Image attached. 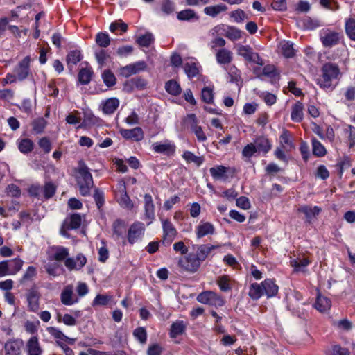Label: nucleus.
<instances>
[{"instance_id": "4c0bfd02", "label": "nucleus", "mask_w": 355, "mask_h": 355, "mask_svg": "<svg viewBox=\"0 0 355 355\" xmlns=\"http://www.w3.org/2000/svg\"><path fill=\"white\" fill-rule=\"evenodd\" d=\"M311 144L313 154L315 156L322 157L327 154V152L324 146L315 138L311 139Z\"/></svg>"}, {"instance_id": "0eeeda50", "label": "nucleus", "mask_w": 355, "mask_h": 355, "mask_svg": "<svg viewBox=\"0 0 355 355\" xmlns=\"http://www.w3.org/2000/svg\"><path fill=\"white\" fill-rule=\"evenodd\" d=\"M237 53L248 62H252L259 65L263 64L262 58L257 53L254 52L252 49L249 46H240L238 49Z\"/></svg>"}, {"instance_id": "864d4df0", "label": "nucleus", "mask_w": 355, "mask_h": 355, "mask_svg": "<svg viewBox=\"0 0 355 355\" xmlns=\"http://www.w3.org/2000/svg\"><path fill=\"white\" fill-rule=\"evenodd\" d=\"M102 78L105 85L109 87L116 84L115 76L110 70H105L102 74Z\"/></svg>"}, {"instance_id": "09e8293b", "label": "nucleus", "mask_w": 355, "mask_h": 355, "mask_svg": "<svg viewBox=\"0 0 355 355\" xmlns=\"http://www.w3.org/2000/svg\"><path fill=\"white\" fill-rule=\"evenodd\" d=\"M217 284L222 291H229L232 286L230 284V279L227 275H222L218 277Z\"/></svg>"}, {"instance_id": "8fccbe9b", "label": "nucleus", "mask_w": 355, "mask_h": 355, "mask_svg": "<svg viewBox=\"0 0 355 355\" xmlns=\"http://www.w3.org/2000/svg\"><path fill=\"white\" fill-rule=\"evenodd\" d=\"M119 204L124 208L128 209H132L134 207L133 202L130 200V197L128 196L126 191H125V187L122 191V193L121 194V197L119 198Z\"/></svg>"}, {"instance_id": "f3484780", "label": "nucleus", "mask_w": 355, "mask_h": 355, "mask_svg": "<svg viewBox=\"0 0 355 355\" xmlns=\"http://www.w3.org/2000/svg\"><path fill=\"white\" fill-rule=\"evenodd\" d=\"M183 68L189 78L191 79L199 73V67L193 58L185 60Z\"/></svg>"}, {"instance_id": "ddd939ff", "label": "nucleus", "mask_w": 355, "mask_h": 355, "mask_svg": "<svg viewBox=\"0 0 355 355\" xmlns=\"http://www.w3.org/2000/svg\"><path fill=\"white\" fill-rule=\"evenodd\" d=\"M40 293L35 287L31 288L26 295L29 310L36 312L40 309Z\"/></svg>"}, {"instance_id": "c03bdc74", "label": "nucleus", "mask_w": 355, "mask_h": 355, "mask_svg": "<svg viewBox=\"0 0 355 355\" xmlns=\"http://www.w3.org/2000/svg\"><path fill=\"white\" fill-rule=\"evenodd\" d=\"M64 220H67L68 228L71 230H75L80 227L82 223V217L79 214H73L69 218H66Z\"/></svg>"}, {"instance_id": "c9c22d12", "label": "nucleus", "mask_w": 355, "mask_h": 355, "mask_svg": "<svg viewBox=\"0 0 355 355\" xmlns=\"http://www.w3.org/2000/svg\"><path fill=\"white\" fill-rule=\"evenodd\" d=\"M92 75V68H82L78 75V80L82 85H87L91 81Z\"/></svg>"}, {"instance_id": "603ef678", "label": "nucleus", "mask_w": 355, "mask_h": 355, "mask_svg": "<svg viewBox=\"0 0 355 355\" xmlns=\"http://www.w3.org/2000/svg\"><path fill=\"white\" fill-rule=\"evenodd\" d=\"M230 17L236 23H241L245 19H248V17L245 12L241 9H237L230 13Z\"/></svg>"}, {"instance_id": "cd10ccee", "label": "nucleus", "mask_w": 355, "mask_h": 355, "mask_svg": "<svg viewBox=\"0 0 355 355\" xmlns=\"http://www.w3.org/2000/svg\"><path fill=\"white\" fill-rule=\"evenodd\" d=\"M298 211L303 213L306 216V221L310 223L313 217L319 214L321 209L318 206L311 207L308 205H304L298 208Z\"/></svg>"}, {"instance_id": "a211bd4d", "label": "nucleus", "mask_w": 355, "mask_h": 355, "mask_svg": "<svg viewBox=\"0 0 355 355\" xmlns=\"http://www.w3.org/2000/svg\"><path fill=\"white\" fill-rule=\"evenodd\" d=\"M26 348L28 355H41L42 353V349L36 336H32L29 338L26 343Z\"/></svg>"}, {"instance_id": "a19ab883", "label": "nucleus", "mask_w": 355, "mask_h": 355, "mask_svg": "<svg viewBox=\"0 0 355 355\" xmlns=\"http://www.w3.org/2000/svg\"><path fill=\"white\" fill-rule=\"evenodd\" d=\"M177 17L180 21H189L191 19L198 20L199 17L196 12L191 9H186L179 12Z\"/></svg>"}, {"instance_id": "393cba45", "label": "nucleus", "mask_w": 355, "mask_h": 355, "mask_svg": "<svg viewBox=\"0 0 355 355\" xmlns=\"http://www.w3.org/2000/svg\"><path fill=\"white\" fill-rule=\"evenodd\" d=\"M253 143L256 145L257 151L264 154L269 152L272 147L269 139L263 136L257 137Z\"/></svg>"}, {"instance_id": "6e6552de", "label": "nucleus", "mask_w": 355, "mask_h": 355, "mask_svg": "<svg viewBox=\"0 0 355 355\" xmlns=\"http://www.w3.org/2000/svg\"><path fill=\"white\" fill-rule=\"evenodd\" d=\"M163 239L162 243L165 245H170L177 235V230L172 223L168 220L162 221Z\"/></svg>"}, {"instance_id": "6ab92c4d", "label": "nucleus", "mask_w": 355, "mask_h": 355, "mask_svg": "<svg viewBox=\"0 0 355 355\" xmlns=\"http://www.w3.org/2000/svg\"><path fill=\"white\" fill-rule=\"evenodd\" d=\"M220 248V245H200L198 247L197 252L195 255L198 256V259L202 263V261L205 260L212 250Z\"/></svg>"}, {"instance_id": "79ce46f5", "label": "nucleus", "mask_w": 355, "mask_h": 355, "mask_svg": "<svg viewBox=\"0 0 355 355\" xmlns=\"http://www.w3.org/2000/svg\"><path fill=\"white\" fill-rule=\"evenodd\" d=\"M34 144L30 139H22L18 142V148L24 154L32 152Z\"/></svg>"}, {"instance_id": "473e14b6", "label": "nucleus", "mask_w": 355, "mask_h": 355, "mask_svg": "<svg viewBox=\"0 0 355 355\" xmlns=\"http://www.w3.org/2000/svg\"><path fill=\"white\" fill-rule=\"evenodd\" d=\"M280 143L284 148L291 149L294 148L293 144L292 135L290 132L286 129H283L282 134L279 137Z\"/></svg>"}, {"instance_id": "f257e3e1", "label": "nucleus", "mask_w": 355, "mask_h": 355, "mask_svg": "<svg viewBox=\"0 0 355 355\" xmlns=\"http://www.w3.org/2000/svg\"><path fill=\"white\" fill-rule=\"evenodd\" d=\"M76 180L82 196L90 194V190L94 186L92 175L84 161L80 160L76 169Z\"/></svg>"}, {"instance_id": "f704fd0d", "label": "nucleus", "mask_w": 355, "mask_h": 355, "mask_svg": "<svg viewBox=\"0 0 355 355\" xmlns=\"http://www.w3.org/2000/svg\"><path fill=\"white\" fill-rule=\"evenodd\" d=\"M82 59V55L79 50H72L67 55L66 61L69 68L76 65Z\"/></svg>"}, {"instance_id": "f8f14e48", "label": "nucleus", "mask_w": 355, "mask_h": 355, "mask_svg": "<svg viewBox=\"0 0 355 355\" xmlns=\"http://www.w3.org/2000/svg\"><path fill=\"white\" fill-rule=\"evenodd\" d=\"M69 255L67 248L61 245H53L50 248L49 259L51 261H64Z\"/></svg>"}, {"instance_id": "a878e982", "label": "nucleus", "mask_w": 355, "mask_h": 355, "mask_svg": "<svg viewBox=\"0 0 355 355\" xmlns=\"http://www.w3.org/2000/svg\"><path fill=\"white\" fill-rule=\"evenodd\" d=\"M339 34L336 32H328L321 37L322 44L325 47H331L339 42Z\"/></svg>"}, {"instance_id": "bf43d9fd", "label": "nucleus", "mask_w": 355, "mask_h": 355, "mask_svg": "<svg viewBox=\"0 0 355 355\" xmlns=\"http://www.w3.org/2000/svg\"><path fill=\"white\" fill-rule=\"evenodd\" d=\"M120 30L122 33H125L128 30V25L121 20L115 21L110 26V31L112 33Z\"/></svg>"}, {"instance_id": "c85d7f7f", "label": "nucleus", "mask_w": 355, "mask_h": 355, "mask_svg": "<svg viewBox=\"0 0 355 355\" xmlns=\"http://www.w3.org/2000/svg\"><path fill=\"white\" fill-rule=\"evenodd\" d=\"M303 110L304 106L303 104L297 101L293 106L291 109V118L293 121L299 123L301 122L303 119Z\"/></svg>"}, {"instance_id": "bb28decb", "label": "nucleus", "mask_w": 355, "mask_h": 355, "mask_svg": "<svg viewBox=\"0 0 355 355\" xmlns=\"http://www.w3.org/2000/svg\"><path fill=\"white\" fill-rule=\"evenodd\" d=\"M230 170V168L228 167H225L222 165H218V166H216L214 167H211L209 169V172L214 179H215V180L223 179V180H225L228 178L226 174Z\"/></svg>"}, {"instance_id": "4be33fe9", "label": "nucleus", "mask_w": 355, "mask_h": 355, "mask_svg": "<svg viewBox=\"0 0 355 355\" xmlns=\"http://www.w3.org/2000/svg\"><path fill=\"white\" fill-rule=\"evenodd\" d=\"M101 106L104 114H112L119 106V101L116 98H107L102 103Z\"/></svg>"}, {"instance_id": "9d476101", "label": "nucleus", "mask_w": 355, "mask_h": 355, "mask_svg": "<svg viewBox=\"0 0 355 355\" xmlns=\"http://www.w3.org/2000/svg\"><path fill=\"white\" fill-rule=\"evenodd\" d=\"M144 224L135 222L132 224L128 231V240L130 244L135 243L144 233Z\"/></svg>"}, {"instance_id": "e433bc0d", "label": "nucleus", "mask_w": 355, "mask_h": 355, "mask_svg": "<svg viewBox=\"0 0 355 355\" xmlns=\"http://www.w3.org/2000/svg\"><path fill=\"white\" fill-rule=\"evenodd\" d=\"M186 327L183 321H176L172 324L170 329V336L171 338H176L182 335L185 331Z\"/></svg>"}, {"instance_id": "4d7b16f0", "label": "nucleus", "mask_w": 355, "mask_h": 355, "mask_svg": "<svg viewBox=\"0 0 355 355\" xmlns=\"http://www.w3.org/2000/svg\"><path fill=\"white\" fill-rule=\"evenodd\" d=\"M202 99L207 103H211L214 98L213 88L210 87H205L202 89L201 92Z\"/></svg>"}, {"instance_id": "7c9ffc66", "label": "nucleus", "mask_w": 355, "mask_h": 355, "mask_svg": "<svg viewBox=\"0 0 355 355\" xmlns=\"http://www.w3.org/2000/svg\"><path fill=\"white\" fill-rule=\"evenodd\" d=\"M217 62L220 64H229L232 61V52L227 49H221L216 54Z\"/></svg>"}, {"instance_id": "20e7f679", "label": "nucleus", "mask_w": 355, "mask_h": 355, "mask_svg": "<svg viewBox=\"0 0 355 355\" xmlns=\"http://www.w3.org/2000/svg\"><path fill=\"white\" fill-rule=\"evenodd\" d=\"M201 262L195 254H189L179 260V266L184 271L193 273L200 268Z\"/></svg>"}, {"instance_id": "69168bd1", "label": "nucleus", "mask_w": 355, "mask_h": 355, "mask_svg": "<svg viewBox=\"0 0 355 355\" xmlns=\"http://www.w3.org/2000/svg\"><path fill=\"white\" fill-rule=\"evenodd\" d=\"M44 191V196L46 198L49 199L53 196L55 193L56 187L51 182H46L44 188L42 189Z\"/></svg>"}, {"instance_id": "13d9d810", "label": "nucleus", "mask_w": 355, "mask_h": 355, "mask_svg": "<svg viewBox=\"0 0 355 355\" xmlns=\"http://www.w3.org/2000/svg\"><path fill=\"white\" fill-rule=\"evenodd\" d=\"M95 57L98 64L103 67L105 64L106 60L110 58V55L107 51L101 49L95 52Z\"/></svg>"}, {"instance_id": "2eb2a0df", "label": "nucleus", "mask_w": 355, "mask_h": 355, "mask_svg": "<svg viewBox=\"0 0 355 355\" xmlns=\"http://www.w3.org/2000/svg\"><path fill=\"white\" fill-rule=\"evenodd\" d=\"M22 345L21 340H8L4 345L5 353L6 355H19Z\"/></svg>"}, {"instance_id": "338daca9", "label": "nucleus", "mask_w": 355, "mask_h": 355, "mask_svg": "<svg viewBox=\"0 0 355 355\" xmlns=\"http://www.w3.org/2000/svg\"><path fill=\"white\" fill-rule=\"evenodd\" d=\"M257 152L256 145L254 143L247 144L243 149L242 155L243 157L250 158Z\"/></svg>"}, {"instance_id": "39448f33", "label": "nucleus", "mask_w": 355, "mask_h": 355, "mask_svg": "<svg viewBox=\"0 0 355 355\" xmlns=\"http://www.w3.org/2000/svg\"><path fill=\"white\" fill-rule=\"evenodd\" d=\"M147 64L144 61H138L119 69V75L125 78L146 70Z\"/></svg>"}, {"instance_id": "7ed1b4c3", "label": "nucleus", "mask_w": 355, "mask_h": 355, "mask_svg": "<svg viewBox=\"0 0 355 355\" xmlns=\"http://www.w3.org/2000/svg\"><path fill=\"white\" fill-rule=\"evenodd\" d=\"M213 36L221 35L232 41L238 40L241 37V31L234 26L219 24L214 26L211 31Z\"/></svg>"}, {"instance_id": "6e6d98bb", "label": "nucleus", "mask_w": 355, "mask_h": 355, "mask_svg": "<svg viewBox=\"0 0 355 355\" xmlns=\"http://www.w3.org/2000/svg\"><path fill=\"white\" fill-rule=\"evenodd\" d=\"M133 336L141 343L145 344L147 340V332L144 327H137L133 331Z\"/></svg>"}, {"instance_id": "2f4dec72", "label": "nucleus", "mask_w": 355, "mask_h": 355, "mask_svg": "<svg viewBox=\"0 0 355 355\" xmlns=\"http://www.w3.org/2000/svg\"><path fill=\"white\" fill-rule=\"evenodd\" d=\"M113 236L116 239L122 237L126 232V225L125 221L117 219L112 224Z\"/></svg>"}, {"instance_id": "680f3d73", "label": "nucleus", "mask_w": 355, "mask_h": 355, "mask_svg": "<svg viewBox=\"0 0 355 355\" xmlns=\"http://www.w3.org/2000/svg\"><path fill=\"white\" fill-rule=\"evenodd\" d=\"M213 296H214L213 291L202 292L198 295L197 300L200 303L209 304Z\"/></svg>"}, {"instance_id": "a18cd8bd", "label": "nucleus", "mask_w": 355, "mask_h": 355, "mask_svg": "<svg viewBox=\"0 0 355 355\" xmlns=\"http://www.w3.org/2000/svg\"><path fill=\"white\" fill-rule=\"evenodd\" d=\"M96 44L101 48H106L110 44V38L107 33L100 32L95 37Z\"/></svg>"}, {"instance_id": "052dcab7", "label": "nucleus", "mask_w": 355, "mask_h": 355, "mask_svg": "<svg viewBox=\"0 0 355 355\" xmlns=\"http://www.w3.org/2000/svg\"><path fill=\"white\" fill-rule=\"evenodd\" d=\"M281 50L283 55L286 58H291L295 54L293 44L288 42H284L281 44Z\"/></svg>"}, {"instance_id": "9b49d317", "label": "nucleus", "mask_w": 355, "mask_h": 355, "mask_svg": "<svg viewBox=\"0 0 355 355\" xmlns=\"http://www.w3.org/2000/svg\"><path fill=\"white\" fill-rule=\"evenodd\" d=\"M60 301L66 306H71L78 302V298L73 293V286L71 284L64 287L60 293Z\"/></svg>"}, {"instance_id": "37998d69", "label": "nucleus", "mask_w": 355, "mask_h": 355, "mask_svg": "<svg viewBox=\"0 0 355 355\" xmlns=\"http://www.w3.org/2000/svg\"><path fill=\"white\" fill-rule=\"evenodd\" d=\"M165 89L168 93L173 96H178L181 93L180 85L174 80H171L166 82L165 84Z\"/></svg>"}, {"instance_id": "b1692460", "label": "nucleus", "mask_w": 355, "mask_h": 355, "mask_svg": "<svg viewBox=\"0 0 355 355\" xmlns=\"http://www.w3.org/2000/svg\"><path fill=\"white\" fill-rule=\"evenodd\" d=\"M331 306V300L327 297L322 296L318 294L317 296L316 301L314 304V307L321 313H324L330 309Z\"/></svg>"}, {"instance_id": "412c9836", "label": "nucleus", "mask_w": 355, "mask_h": 355, "mask_svg": "<svg viewBox=\"0 0 355 355\" xmlns=\"http://www.w3.org/2000/svg\"><path fill=\"white\" fill-rule=\"evenodd\" d=\"M228 10L225 4L220 3L214 6H207L204 8V13L212 18L216 17L219 14L225 12Z\"/></svg>"}, {"instance_id": "c756f323", "label": "nucleus", "mask_w": 355, "mask_h": 355, "mask_svg": "<svg viewBox=\"0 0 355 355\" xmlns=\"http://www.w3.org/2000/svg\"><path fill=\"white\" fill-rule=\"evenodd\" d=\"M144 198L145 216L148 219L153 220L155 218V205L152 196L150 194H145Z\"/></svg>"}, {"instance_id": "774afa93", "label": "nucleus", "mask_w": 355, "mask_h": 355, "mask_svg": "<svg viewBox=\"0 0 355 355\" xmlns=\"http://www.w3.org/2000/svg\"><path fill=\"white\" fill-rule=\"evenodd\" d=\"M259 96L268 105H272L275 104L277 100V97L275 94L269 93L268 92H262Z\"/></svg>"}, {"instance_id": "3c124183", "label": "nucleus", "mask_w": 355, "mask_h": 355, "mask_svg": "<svg viewBox=\"0 0 355 355\" xmlns=\"http://www.w3.org/2000/svg\"><path fill=\"white\" fill-rule=\"evenodd\" d=\"M112 296L107 295L98 294L96 296L92 302V306H105L111 300Z\"/></svg>"}, {"instance_id": "f03ea898", "label": "nucleus", "mask_w": 355, "mask_h": 355, "mask_svg": "<svg viewBox=\"0 0 355 355\" xmlns=\"http://www.w3.org/2000/svg\"><path fill=\"white\" fill-rule=\"evenodd\" d=\"M339 72V68L336 64L332 63L324 64L322 68V76L318 81L320 87L324 89L330 88L333 85L332 81L337 78Z\"/></svg>"}, {"instance_id": "ea45409f", "label": "nucleus", "mask_w": 355, "mask_h": 355, "mask_svg": "<svg viewBox=\"0 0 355 355\" xmlns=\"http://www.w3.org/2000/svg\"><path fill=\"white\" fill-rule=\"evenodd\" d=\"M310 263V261L306 257L297 258L291 260V266L294 268L295 272L304 271V268H306Z\"/></svg>"}, {"instance_id": "5fc2aeb1", "label": "nucleus", "mask_w": 355, "mask_h": 355, "mask_svg": "<svg viewBox=\"0 0 355 355\" xmlns=\"http://www.w3.org/2000/svg\"><path fill=\"white\" fill-rule=\"evenodd\" d=\"M333 326L343 331H349L352 328V323L347 319L345 318L338 321H334Z\"/></svg>"}, {"instance_id": "0e129e2a", "label": "nucleus", "mask_w": 355, "mask_h": 355, "mask_svg": "<svg viewBox=\"0 0 355 355\" xmlns=\"http://www.w3.org/2000/svg\"><path fill=\"white\" fill-rule=\"evenodd\" d=\"M46 122L43 118H39L33 121L32 123L33 130L36 133H42L46 127Z\"/></svg>"}, {"instance_id": "58836bf2", "label": "nucleus", "mask_w": 355, "mask_h": 355, "mask_svg": "<svg viewBox=\"0 0 355 355\" xmlns=\"http://www.w3.org/2000/svg\"><path fill=\"white\" fill-rule=\"evenodd\" d=\"M182 157L187 164L194 163L198 166H200L204 162L203 157L196 156L194 153L188 150L184 152Z\"/></svg>"}, {"instance_id": "de8ad7c7", "label": "nucleus", "mask_w": 355, "mask_h": 355, "mask_svg": "<svg viewBox=\"0 0 355 355\" xmlns=\"http://www.w3.org/2000/svg\"><path fill=\"white\" fill-rule=\"evenodd\" d=\"M8 261L10 275L17 273L21 269L24 263V261L19 258H15Z\"/></svg>"}, {"instance_id": "5701e85b", "label": "nucleus", "mask_w": 355, "mask_h": 355, "mask_svg": "<svg viewBox=\"0 0 355 355\" xmlns=\"http://www.w3.org/2000/svg\"><path fill=\"white\" fill-rule=\"evenodd\" d=\"M215 228L209 222H201L196 227V235L198 239L202 238L208 234H213Z\"/></svg>"}, {"instance_id": "423d86ee", "label": "nucleus", "mask_w": 355, "mask_h": 355, "mask_svg": "<svg viewBox=\"0 0 355 355\" xmlns=\"http://www.w3.org/2000/svg\"><path fill=\"white\" fill-rule=\"evenodd\" d=\"M187 121L192 132L196 135L197 140L199 142H204L207 141V136L204 132L201 126L198 125L197 118L194 114H188Z\"/></svg>"}, {"instance_id": "4468645a", "label": "nucleus", "mask_w": 355, "mask_h": 355, "mask_svg": "<svg viewBox=\"0 0 355 355\" xmlns=\"http://www.w3.org/2000/svg\"><path fill=\"white\" fill-rule=\"evenodd\" d=\"M120 133L123 138L135 141H139L144 137V132L140 127H136L132 129H122Z\"/></svg>"}, {"instance_id": "dca6fc26", "label": "nucleus", "mask_w": 355, "mask_h": 355, "mask_svg": "<svg viewBox=\"0 0 355 355\" xmlns=\"http://www.w3.org/2000/svg\"><path fill=\"white\" fill-rule=\"evenodd\" d=\"M153 148L155 153H162L168 156L173 155L175 151V146L169 141L164 144L155 143L153 145Z\"/></svg>"}, {"instance_id": "49530a36", "label": "nucleus", "mask_w": 355, "mask_h": 355, "mask_svg": "<svg viewBox=\"0 0 355 355\" xmlns=\"http://www.w3.org/2000/svg\"><path fill=\"white\" fill-rule=\"evenodd\" d=\"M154 42V37L151 33H146L139 36L136 42L142 47H148Z\"/></svg>"}, {"instance_id": "1a4fd4ad", "label": "nucleus", "mask_w": 355, "mask_h": 355, "mask_svg": "<svg viewBox=\"0 0 355 355\" xmlns=\"http://www.w3.org/2000/svg\"><path fill=\"white\" fill-rule=\"evenodd\" d=\"M30 62L31 58L26 56L14 69L13 72L16 74L18 80L22 81L28 76L30 73Z\"/></svg>"}, {"instance_id": "e2e57ef3", "label": "nucleus", "mask_w": 355, "mask_h": 355, "mask_svg": "<svg viewBox=\"0 0 355 355\" xmlns=\"http://www.w3.org/2000/svg\"><path fill=\"white\" fill-rule=\"evenodd\" d=\"M37 275V270H36V268H35L34 266H29L24 275H23L21 279L20 280V282L21 284L27 282V281H31L33 279V277H35Z\"/></svg>"}, {"instance_id": "72a5a7b5", "label": "nucleus", "mask_w": 355, "mask_h": 355, "mask_svg": "<svg viewBox=\"0 0 355 355\" xmlns=\"http://www.w3.org/2000/svg\"><path fill=\"white\" fill-rule=\"evenodd\" d=\"M263 294V286L258 283H252L250 284L248 295L253 300H257Z\"/></svg>"}, {"instance_id": "aec40b11", "label": "nucleus", "mask_w": 355, "mask_h": 355, "mask_svg": "<svg viewBox=\"0 0 355 355\" xmlns=\"http://www.w3.org/2000/svg\"><path fill=\"white\" fill-rule=\"evenodd\" d=\"M263 286V294L266 295L268 297H271L278 292V286L271 279H266L261 282Z\"/></svg>"}]
</instances>
